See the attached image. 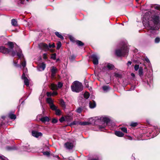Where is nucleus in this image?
Here are the masks:
<instances>
[{"mask_svg": "<svg viewBox=\"0 0 160 160\" xmlns=\"http://www.w3.org/2000/svg\"><path fill=\"white\" fill-rule=\"evenodd\" d=\"M143 25L148 30L149 35L152 38L158 34L156 27H160V20L159 14L152 11L146 12L143 18Z\"/></svg>", "mask_w": 160, "mask_h": 160, "instance_id": "1", "label": "nucleus"}, {"mask_svg": "<svg viewBox=\"0 0 160 160\" xmlns=\"http://www.w3.org/2000/svg\"><path fill=\"white\" fill-rule=\"evenodd\" d=\"M83 110V108L81 107H79L76 110V112L78 113H80Z\"/></svg>", "mask_w": 160, "mask_h": 160, "instance_id": "30", "label": "nucleus"}, {"mask_svg": "<svg viewBox=\"0 0 160 160\" xmlns=\"http://www.w3.org/2000/svg\"><path fill=\"white\" fill-rule=\"evenodd\" d=\"M11 24L14 26H16L18 25L17 22L16 20L13 19L11 20Z\"/></svg>", "mask_w": 160, "mask_h": 160, "instance_id": "24", "label": "nucleus"}, {"mask_svg": "<svg viewBox=\"0 0 160 160\" xmlns=\"http://www.w3.org/2000/svg\"><path fill=\"white\" fill-rule=\"evenodd\" d=\"M120 129L123 132L125 133H127V130L126 128L123 127L120 128Z\"/></svg>", "mask_w": 160, "mask_h": 160, "instance_id": "33", "label": "nucleus"}, {"mask_svg": "<svg viewBox=\"0 0 160 160\" xmlns=\"http://www.w3.org/2000/svg\"><path fill=\"white\" fill-rule=\"evenodd\" d=\"M102 89L104 92H106L110 90V88L108 86L105 85L102 87Z\"/></svg>", "mask_w": 160, "mask_h": 160, "instance_id": "16", "label": "nucleus"}, {"mask_svg": "<svg viewBox=\"0 0 160 160\" xmlns=\"http://www.w3.org/2000/svg\"><path fill=\"white\" fill-rule=\"evenodd\" d=\"M47 95L48 97H49L52 95V94L51 92H47Z\"/></svg>", "mask_w": 160, "mask_h": 160, "instance_id": "49", "label": "nucleus"}, {"mask_svg": "<svg viewBox=\"0 0 160 160\" xmlns=\"http://www.w3.org/2000/svg\"><path fill=\"white\" fill-rule=\"evenodd\" d=\"M77 124V122L76 121H74L73 122H72L71 123V125H76Z\"/></svg>", "mask_w": 160, "mask_h": 160, "instance_id": "54", "label": "nucleus"}, {"mask_svg": "<svg viewBox=\"0 0 160 160\" xmlns=\"http://www.w3.org/2000/svg\"><path fill=\"white\" fill-rule=\"evenodd\" d=\"M38 46L39 48L46 52L49 50V47L47 44L44 43H41L38 44Z\"/></svg>", "mask_w": 160, "mask_h": 160, "instance_id": "6", "label": "nucleus"}, {"mask_svg": "<svg viewBox=\"0 0 160 160\" xmlns=\"http://www.w3.org/2000/svg\"><path fill=\"white\" fill-rule=\"evenodd\" d=\"M6 149L8 150H11L14 149V148L10 146H7L6 147Z\"/></svg>", "mask_w": 160, "mask_h": 160, "instance_id": "36", "label": "nucleus"}, {"mask_svg": "<svg viewBox=\"0 0 160 160\" xmlns=\"http://www.w3.org/2000/svg\"><path fill=\"white\" fill-rule=\"evenodd\" d=\"M90 96V94L88 92H86L84 94V97L86 99H88Z\"/></svg>", "mask_w": 160, "mask_h": 160, "instance_id": "31", "label": "nucleus"}, {"mask_svg": "<svg viewBox=\"0 0 160 160\" xmlns=\"http://www.w3.org/2000/svg\"><path fill=\"white\" fill-rule=\"evenodd\" d=\"M134 69L136 71H137L138 69H139V66L138 65H135L134 67Z\"/></svg>", "mask_w": 160, "mask_h": 160, "instance_id": "43", "label": "nucleus"}, {"mask_svg": "<svg viewBox=\"0 0 160 160\" xmlns=\"http://www.w3.org/2000/svg\"><path fill=\"white\" fill-rule=\"evenodd\" d=\"M48 47H49V48H52V44H51L50 43H49L48 46Z\"/></svg>", "mask_w": 160, "mask_h": 160, "instance_id": "61", "label": "nucleus"}, {"mask_svg": "<svg viewBox=\"0 0 160 160\" xmlns=\"http://www.w3.org/2000/svg\"><path fill=\"white\" fill-rule=\"evenodd\" d=\"M17 2L18 4H22L24 3V1L23 0H17Z\"/></svg>", "mask_w": 160, "mask_h": 160, "instance_id": "44", "label": "nucleus"}, {"mask_svg": "<svg viewBox=\"0 0 160 160\" xmlns=\"http://www.w3.org/2000/svg\"><path fill=\"white\" fill-rule=\"evenodd\" d=\"M14 112H13L12 113L10 112L9 115V117L11 119H15L16 118V115L14 114Z\"/></svg>", "mask_w": 160, "mask_h": 160, "instance_id": "21", "label": "nucleus"}, {"mask_svg": "<svg viewBox=\"0 0 160 160\" xmlns=\"http://www.w3.org/2000/svg\"><path fill=\"white\" fill-rule=\"evenodd\" d=\"M135 88V87L134 86L132 87L130 89V90H134Z\"/></svg>", "mask_w": 160, "mask_h": 160, "instance_id": "58", "label": "nucleus"}, {"mask_svg": "<svg viewBox=\"0 0 160 160\" xmlns=\"http://www.w3.org/2000/svg\"><path fill=\"white\" fill-rule=\"evenodd\" d=\"M62 83L60 82H59L58 84V88H61L62 86Z\"/></svg>", "mask_w": 160, "mask_h": 160, "instance_id": "40", "label": "nucleus"}, {"mask_svg": "<svg viewBox=\"0 0 160 160\" xmlns=\"http://www.w3.org/2000/svg\"><path fill=\"white\" fill-rule=\"evenodd\" d=\"M58 122V120L55 118H53L52 120V122L53 123H56Z\"/></svg>", "mask_w": 160, "mask_h": 160, "instance_id": "50", "label": "nucleus"}, {"mask_svg": "<svg viewBox=\"0 0 160 160\" xmlns=\"http://www.w3.org/2000/svg\"><path fill=\"white\" fill-rule=\"evenodd\" d=\"M32 133L33 136L37 138L39 137H41L42 135V134L41 132L36 131H32Z\"/></svg>", "mask_w": 160, "mask_h": 160, "instance_id": "9", "label": "nucleus"}, {"mask_svg": "<svg viewBox=\"0 0 160 160\" xmlns=\"http://www.w3.org/2000/svg\"><path fill=\"white\" fill-rule=\"evenodd\" d=\"M132 64V62L130 61H128V63H127V65L128 66H129L130 65Z\"/></svg>", "mask_w": 160, "mask_h": 160, "instance_id": "55", "label": "nucleus"}, {"mask_svg": "<svg viewBox=\"0 0 160 160\" xmlns=\"http://www.w3.org/2000/svg\"><path fill=\"white\" fill-rule=\"evenodd\" d=\"M76 44L78 45V46H82L84 45V43L82 42L81 41L79 40H76Z\"/></svg>", "mask_w": 160, "mask_h": 160, "instance_id": "28", "label": "nucleus"}, {"mask_svg": "<svg viewBox=\"0 0 160 160\" xmlns=\"http://www.w3.org/2000/svg\"><path fill=\"white\" fill-rule=\"evenodd\" d=\"M50 87L51 89L52 90H56L58 89L57 86L56 85L53 83L51 84Z\"/></svg>", "mask_w": 160, "mask_h": 160, "instance_id": "23", "label": "nucleus"}, {"mask_svg": "<svg viewBox=\"0 0 160 160\" xmlns=\"http://www.w3.org/2000/svg\"><path fill=\"white\" fill-rule=\"evenodd\" d=\"M115 76L116 77H118V78H120L121 77V75L118 73H115Z\"/></svg>", "mask_w": 160, "mask_h": 160, "instance_id": "51", "label": "nucleus"}, {"mask_svg": "<svg viewBox=\"0 0 160 160\" xmlns=\"http://www.w3.org/2000/svg\"><path fill=\"white\" fill-rule=\"evenodd\" d=\"M51 58L53 60H55L56 59V53L53 54L51 56Z\"/></svg>", "mask_w": 160, "mask_h": 160, "instance_id": "42", "label": "nucleus"}, {"mask_svg": "<svg viewBox=\"0 0 160 160\" xmlns=\"http://www.w3.org/2000/svg\"><path fill=\"white\" fill-rule=\"evenodd\" d=\"M18 60L17 61H13V64L14 65L17 67H19L20 66L19 64H17Z\"/></svg>", "mask_w": 160, "mask_h": 160, "instance_id": "38", "label": "nucleus"}, {"mask_svg": "<svg viewBox=\"0 0 160 160\" xmlns=\"http://www.w3.org/2000/svg\"><path fill=\"white\" fill-rule=\"evenodd\" d=\"M57 69L54 67H53L51 69V76L52 78H54L57 71Z\"/></svg>", "mask_w": 160, "mask_h": 160, "instance_id": "14", "label": "nucleus"}, {"mask_svg": "<svg viewBox=\"0 0 160 160\" xmlns=\"http://www.w3.org/2000/svg\"><path fill=\"white\" fill-rule=\"evenodd\" d=\"M101 119L104 122L107 123L110 121V119L106 117H103Z\"/></svg>", "mask_w": 160, "mask_h": 160, "instance_id": "26", "label": "nucleus"}, {"mask_svg": "<svg viewBox=\"0 0 160 160\" xmlns=\"http://www.w3.org/2000/svg\"><path fill=\"white\" fill-rule=\"evenodd\" d=\"M43 58L44 59H46V54L44 53L43 54Z\"/></svg>", "mask_w": 160, "mask_h": 160, "instance_id": "59", "label": "nucleus"}, {"mask_svg": "<svg viewBox=\"0 0 160 160\" xmlns=\"http://www.w3.org/2000/svg\"><path fill=\"white\" fill-rule=\"evenodd\" d=\"M104 128H105L104 125H103V126H99V128L100 130H102V129Z\"/></svg>", "mask_w": 160, "mask_h": 160, "instance_id": "52", "label": "nucleus"}, {"mask_svg": "<svg viewBox=\"0 0 160 160\" xmlns=\"http://www.w3.org/2000/svg\"><path fill=\"white\" fill-rule=\"evenodd\" d=\"M55 47V45L54 43L52 44V48H54Z\"/></svg>", "mask_w": 160, "mask_h": 160, "instance_id": "63", "label": "nucleus"}, {"mask_svg": "<svg viewBox=\"0 0 160 160\" xmlns=\"http://www.w3.org/2000/svg\"><path fill=\"white\" fill-rule=\"evenodd\" d=\"M55 34L58 37L62 39H63L64 38L63 36L58 32H56Z\"/></svg>", "mask_w": 160, "mask_h": 160, "instance_id": "27", "label": "nucleus"}, {"mask_svg": "<svg viewBox=\"0 0 160 160\" xmlns=\"http://www.w3.org/2000/svg\"><path fill=\"white\" fill-rule=\"evenodd\" d=\"M115 134L117 136L119 137H122L124 136V134L120 131H116Z\"/></svg>", "mask_w": 160, "mask_h": 160, "instance_id": "18", "label": "nucleus"}, {"mask_svg": "<svg viewBox=\"0 0 160 160\" xmlns=\"http://www.w3.org/2000/svg\"><path fill=\"white\" fill-rule=\"evenodd\" d=\"M0 159L2 160H8L7 158L3 155H0Z\"/></svg>", "mask_w": 160, "mask_h": 160, "instance_id": "35", "label": "nucleus"}, {"mask_svg": "<svg viewBox=\"0 0 160 160\" xmlns=\"http://www.w3.org/2000/svg\"><path fill=\"white\" fill-rule=\"evenodd\" d=\"M143 69L142 68L140 67L139 68L138 70V74L140 77L142 78L143 76Z\"/></svg>", "mask_w": 160, "mask_h": 160, "instance_id": "20", "label": "nucleus"}, {"mask_svg": "<svg viewBox=\"0 0 160 160\" xmlns=\"http://www.w3.org/2000/svg\"><path fill=\"white\" fill-rule=\"evenodd\" d=\"M131 76H132V77H134L135 76V74L133 73H131Z\"/></svg>", "mask_w": 160, "mask_h": 160, "instance_id": "62", "label": "nucleus"}, {"mask_svg": "<svg viewBox=\"0 0 160 160\" xmlns=\"http://www.w3.org/2000/svg\"><path fill=\"white\" fill-rule=\"evenodd\" d=\"M90 123L88 122H79V124L81 125H89L90 124Z\"/></svg>", "mask_w": 160, "mask_h": 160, "instance_id": "25", "label": "nucleus"}, {"mask_svg": "<svg viewBox=\"0 0 160 160\" xmlns=\"http://www.w3.org/2000/svg\"><path fill=\"white\" fill-rule=\"evenodd\" d=\"M65 148L69 150L72 149L74 147L73 143L71 142H67L65 144Z\"/></svg>", "mask_w": 160, "mask_h": 160, "instance_id": "10", "label": "nucleus"}, {"mask_svg": "<svg viewBox=\"0 0 160 160\" xmlns=\"http://www.w3.org/2000/svg\"><path fill=\"white\" fill-rule=\"evenodd\" d=\"M70 39L71 41H73L74 38L72 37H70Z\"/></svg>", "mask_w": 160, "mask_h": 160, "instance_id": "57", "label": "nucleus"}, {"mask_svg": "<svg viewBox=\"0 0 160 160\" xmlns=\"http://www.w3.org/2000/svg\"><path fill=\"white\" fill-rule=\"evenodd\" d=\"M17 55L18 56L19 58L20 59H22V58H24L23 56V54L22 53V50L19 49L18 51V52H17ZM24 60L22 62H21V63L22 65V66L24 68L26 65V61L24 60V59L23 58Z\"/></svg>", "mask_w": 160, "mask_h": 160, "instance_id": "4", "label": "nucleus"}, {"mask_svg": "<svg viewBox=\"0 0 160 160\" xmlns=\"http://www.w3.org/2000/svg\"><path fill=\"white\" fill-rule=\"evenodd\" d=\"M50 108L52 110L55 111L58 108V107L56 106H55L54 104L52 105H51L50 106Z\"/></svg>", "mask_w": 160, "mask_h": 160, "instance_id": "29", "label": "nucleus"}, {"mask_svg": "<svg viewBox=\"0 0 160 160\" xmlns=\"http://www.w3.org/2000/svg\"><path fill=\"white\" fill-rule=\"evenodd\" d=\"M55 113L57 115H60L61 114V111L59 109H57L55 111Z\"/></svg>", "mask_w": 160, "mask_h": 160, "instance_id": "32", "label": "nucleus"}, {"mask_svg": "<svg viewBox=\"0 0 160 160\" xmlns=\"http://www.w3.org/2000/svg\"><path fill=\"white\" fill-rule=\"evenodd\" d=\"M45 67V64L42 63L38 65V69L39 71H42L44 70Z\"/></svg>", "mask_w": 160, "mask_h": 160, "instance_id": "13", "label": "nucleus"}, {"mask_svg": "<svg viewBox=\"0 0 160 160\" xmlns=\"http://www.w3.org/2000/svg\"><path fill=\"white\" fill-rule=\"evenodd\" d=\"M96 106V104L95 102L94 101H90L89 102V107L91 108H93Z\"/></svg>", "mask_w": 160, "mask_h": 160, "instance_id": "17", "label": "nucleus"}, {"mask_svg": "<svg viewBox=\"0 0 160 160\" xmlns=\"http://www.w3.org/2000/svg\"><path fill=\"white\" fill-rule=\"evenodd\" d=\"M43 155L47 156H49L50 155V153L48 151L44 152H42Z\"/></svg>", "mask_w": 160, "mask_h": 160, "instance_id": "41", "label": "nucleus"}, {"mask_svg": "<svg viewBox=\"0 0 160 160\" xmlns=\"http://www.w3.org/2000/svg\"><path fill=\"white\" fill-rule=\"evenodd\" d=\"M71 88L73 92H79L83 90V86L81 83L75 81L72 83Z\"/></svg>", "mask_w": 160, "mask_h": 160, "instance_id": "3", "label": "nucleus"}, {"mask_svg": "<svg viewBox=\"0 0 160 160\" xmlns=\"http://www.w3.org/2000/svg\"><path fill=\"white\" fill-rule=\"evenodd\" d=\"M160 41V38L159 37H157L155 39V42L156 43H158Z\"/></svg>", "mask_w": 160, "mask_h": 160, "instance_id": "37", "label": "nucleus"}, {"mask_svg": "<svg viewBox=\"0 0 160 160\" xmlns=\"http://www.w3.org/2000/svg\"><path fill=\"white\" fill-rule=\"evenodd\" d=\"M22 79L24 80L25 84L28 86L29 84V82L27 78L25 77V74L23 73L22 76Z\"/></svg>", "mask_w": 160, "mask_h": 160, "instance_id": "12", "label": "nucleus"}, {"mask_svg": "<svg viewBox=\"0 0 160 160\" xmlns=\"http://www.w3.org/2000/svg\"><path fill=\"white\" fill-rule=\"evenodd\" d=\"M62 45L61 43V42H59L57 43V49H59L61 47Z\"/></svg>", "mask_w": 160, "mask_h": 160, "instance_id": "34", "label": "nucleus"}, {"mask_svg": "<svg viewBox=\"0 0 160 160\" xmlns=\"http://www.w3.org/2000/svg\"><path fill=\"white\" fill-rule=\"evenodd\" d=\"M145 60L147 62H150L149 60L147 58H144Z\"/></svg>", "mask_w": 160, "mask_h": 160, "instance_id": "56", "label": "nucleus"}, {"mask_svg": "<svg viewBox=\"0 0 160 160\" xmlns=\"http://www.w3.org/2000/svg\"><path fill=\"white\" fill-rule=\"evenodd\" d=\"M7 45L9 46V48L8 49L10 50V52H12V57H14L16 55L17 51L13 50V48L14 47L13 43L12 42H8Z\"/></svg>", "mask_w": 160, "mask_h": 160, "instance_id": "5", "label": "nucleus"}, {"mask_svg": "<svg viewBox=\"0 0 160 160\" xmlns=\"http://www.w3.org/2000/svg\"><path fill=\"white\" fill-rule=\"evenodd\" d=\"M91 57L92 59V62L93 64L95 65H98V63L99 57L96 54H92L91 55Z\"/></svg>", "mask_w": 160, "mask_h": 160, "instance_id": "7", "label": "nucleus"}, {"mask_svg": "<svg viewBox=\"0 0 160 160\" xmlns=\"http://www.w3.org/2000/svg\"><path fill=\"white\" fill-rule=\"evenodd\" d=\"M68 159L69 160H74L73 159H72V158L71 157H69Z\"/></svg>", "mask_w": 160, "mask_h": 160, "instance_id": "60", "label": "nucleus"}, {"mask_svg": "<svg viewBox=\"0 0 160 160\" xmlns=\"http://www.w3.org/2000/svg\"><path fill=\"white\" fill-rule=\"evenodd\" d=\"M128 52V47L124 45L121 48L116 49L115 51L116 55L118 57H125L127 56Z\"/></svg>", "mask_w": 160, "mask_h": 160, "instance_id": "2", "label": "nucleus"}, {"mask_svg": "<svg viewBox=\"0 0 160 160\" xmlns=\"http://www.w3.org/2000/svg\"><path fill=\"white\" fill-rule=\"evenodd\" d=\"M155 8L157 9L160 10V5H155Z\"/></svg>", "mask_w": 160, "mask_h": 160, "instance_id": "48", "label": "nucleus"}, {"mask_svg": "<svg viewBox=\"0 0 160 160\" xmlns=\"http://www.w3.org/2000/svg\"><path fill=\"white\" fill-rule=\"evenodd\" d=\"M60 104L62 108H66V106L65 103L63 100L62 99L60 100Z\"/></svg>", "mask_w": 160, "mask_h": 160, "instance_id": "22", "label": "nucleus"}, {"mask_svg": "<svg viewBox=\"0 0 160 160\" xmlns=\"http://www.w3.org/2000/svg\"><path fill=\"white\" fill-rule=\"evenodd\" d=\"M47 102L49 104V106L53 104V101L51 98H48L46 99Z\"/></svg>", "mask_w": 160, "mask_h": 160, "instance_id": "19", "label": "nucleus"}, {"mask_svg": "<svg viewBox=\"0 0 160 160\" xmlns=\"http://www.w3.org/2000/svg\"><path fill=\"white\" fill-rule=\"evenodd\" d=\"M137 125L138 123L137 122H132L131 123L130 125L132 127H135L137 126Z\"/></svg>", "mask_w": 160, "mask_h": 160, "instance_id": "39", "label": "nucleus"}, {"mask_svg": "<svg viewBox=\"0 0 160 160\" xmlns=\"http://www.w3.org/2000/svg\"><path fill=\"white\" fill-rule=\"evenodd\" d=\"M114 68V66L112 64L110 63H107L104 66L103 69H105L107 68L108 70H112Z\"/></svg>", "mask_w": 160, "mask_h": 160, "instance_id": "11", "label": "nucleus"}, {"mask_svg": "<svg viewBox=\"0 0 160 160\" xmlns=\"http://www.w3.org/2000/svg\"><path fill=\"white\" fill-rule=\"evenodd\" d=\"M135 154H133L132 155V159H135V158L133 156Z\"/></svg>", "mask_w": 160, "mask_h": 160, "instance_id": "64", "label": "nucleus"}, {"mask_svg": "<svg viewBox=\"0 0 160 160\" xmlns=\"http://www.w3.org/2000/svg\"><path fill=\"white\" fill-rule=\"evenodd\" d=\"M52 95H56L57 94V92L56 91H53L52 93Z\"/></svg>", "mask_w": 160, "mask_h": 160, "instance_id": "53", "label": "nucleus"}, {"mask_svg": "<svg viewBox=\"0 0 160 160\" xmlns=\"http://www.w3.org/2000/svg\"><path fill=\"white\" fill-rule=\"evenodd\" d=\"M40 120L42 122H49V119L48 117L46 116L40 118Z\"/></svg>", "mask_w": 160, "mask_h": 160, "instance_id": "15", "label": "nucleus"}, {"mask_svg": "<svg viewBox=\"0 0 160 160\" xmlns=\"http://www.w3.org/2000/svg\"><path fill=\"white\" fill-rule=\"evenodd\" d=\"M23 147L24 148H23L24 149V150L28 152L30 151L29 150V148L27 146Z\"/></svg>", "mask_w": 160, "mask_h": 160, "instance_id": "45", "label": "nucleus"}, {"mask_svg": "<svg viewBox=\"0 0 160 160\" xmlns=\"http://www.w3.org/2000/svg\"><path fill=\"white\" fill-rule=\"evenodd\" d=\"M75 57L74 55H72L69 57V58L71 60H73L75 59Z\"/></svg>", "mask_w": 160, "mask_h": 160, "instance_id": "46", "label": "nucleus"}, {"mask_svg": "<svg viewBox=\"0 0 160 160\" xmlns=\"http://www.w3.org/2000/svg\"><path fill=\"white\" fill-rule=\"evenodd\" d=\"M0 52L4 54H7L10 52V50L8 48L1 46L0 47Z\"/></svg>", "mask_w": 160, "mask_h": 160, "instance_id": "8", "label": "nucleus"}, {"mask_svg": "<svg viewBox=\"0 0 160 160\" xmlns=\"http://www.w3.org/2000/svg\"><path fill=\"white\" fill-rule=\"evenodd\" d=\"M65 119L63 117H62L61 118L59 119V121L60 122H62L64 121H65Z\"/></svg>", "mask_w": 160, "mask_h": 160, "instance_id": "47", "label": "nucleus"}]
</instances>
